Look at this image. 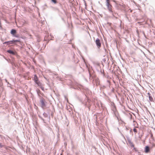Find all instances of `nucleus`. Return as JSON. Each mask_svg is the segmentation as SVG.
<instances>
[{"label": "nucleus", "instance_id": "1", "mask_svg": "<svg viewBox=\"0 0 155 155\" xmlns=\"http://www.w3.org/2000/svg\"><path fill=\"white\" fill-rule=\"evenodd\" d=\"M40 102L41 103L40 106L43 109H45L46 107V102L44 98H41L40 101Z\"/></svg>", "mask_w": 155, "mask_h": 155}, {"label": "nucleus", "instance_id": "2", "mask_svg": "<svg viewBox=\"0 0 155 155\" xmlns=\"http://www.w3.org/2000/svg\"><path fill=\"white\" fill-rule=\"evenodd\" d=\"M20 41L18 40H12L8 41H6L4 42V44H7L8 45L14 44L17 42H19Z\"/></svg>", "mask_w": 155, "mask_h": 155}, {"label": "nucleus", "instance_id": "3", "mask_svg": "<svg viewBox=\"0 0 155 155\" xmlns=\"http://www.w3.org/2000/svg\"><path fill=\"white\" fill-rule=\"evenodd\" d=\"M34 80L35 83L38 86L41 85V83L39 81L38 78L36 75H35L34 77Z\"/></svg>", "mask_w": 155, "mask_h": 155}, {"label": "nucleus", "instance_id": "4", "mask_svg": "<svg viewBox=\"0 0 155 155\" xmlns=\"http://www.w3.org/2000/svg\"><path fill=\"white\" fill-rule=\"evenodd\" d=\"M106 5L109 12H111L113 13V11L112 10V5L110 4H107Z\"/></svg>", "mask_w": 155, "mask_h": 155}, {"label": "nucleus", "instance_id": "5", "mask_svg": "<svg viewBox=\"0 0 155 155\" xmlns=\"http://www.w3.org/2000/svg\"><path fill=\"white\" fill-rule=\"evenodd\" d=\"M96 44L98 48H100L101 46V44L100 40L97 38L95 41Z\"/></svg>", "mask_w": 155, "mask_h": 155}, {"label": "nucleus", "instance_id": "6", "mask_svg": "<svg viewBox=\"0 0 155 155\" xmlns=\"http://www.w3.org/2000/svg\"><path fill=\"white\" fill-rule=\"evenodd\" d=\"M16 31L14 29H12L11 31V34L14 37H18V35H16Z\"/></svg>", "mask_w": 155, "mask_h": 155}, {"label": "nucleus", "instance_id": "7", "mask_svg": "<svg viewBox=\"0 0 155 155\" xmlns=\"http://www.w3.org/2000/svg\"><path fill=\"white\" fill-rule=\"evenodd\" d=\"M150 149L149 147L148 146H146L145 148V152L146 153H148L150 152Z\"/></svg>", "mask_w": 155, "mask_h": 155}, {"label": "nucleus", "instance_id": "8", "mask_svg": "<svg viewBox=\"0 0 155 155\" xmlns=\"http://www.w3.org/2000/svg\"><path fill=\"white\" fill-rule=\"evenodd\" d=\"M147 95L149 96V100L151 101H153V99L152 97L150 94V93H147Z\"/></svg>", "mask_w": 155, "mask_h": 155}, {"label": "nucleus", "instance_id": "9", "mask_svg": "<svg viewBox=\"0 0 155 155\" xmlns=\"http://www.w3.org/2000/svg\"><path fill=\"white\" fill-rule=\"evenodd\" d=\"M7 51L10 54H15V52L9 50H8Z\"/></svg>", "mask_w": 155, "mask_h": 155}, {"label": "nucleus", "instance_id": "10", "mask_svg": "<svg viewBox=\"0 0 155 155\" xmlns=\"http://www.w3.org/2000/svg\"><path fill=\"white\" fill-rule=\"evenodd\" d=\"M110 3V1L109 0H106V5L109 4Z\"/></svg>", "mask_w": 155, "mask_h": 155}, {"label": "nucleus", "instance_id": "11", "mask_svg": "<svg viewBox=\"0 0 155 155\" xmlns=\"http://www.w3.org/2000/svg\"><path fill=\"white\" fill-rule=\"evenodd\" d=\"M51 1L54 2V3L56 4L57 3L56 0H51Z\"/></svg>", "mask_w": 155, "mask_h": 155}, {"label": "nucleus", "instance_id": "12", "mask_svg": "<svg viewBox=\"0 0 155 155\" xmlns=\"http://www.w3.org/2000/svg\"><path fill=\"white\" fill-rule=\"evenodd\" d=\"M133 131L134 132H135L136 133H137V130L135 128H134L133 129Z\"/></svg>", "mask_w": 155, "mask_h": 155}, {"label": "nucleus", "instance_id": "13", "mask_svg": "<svg viewBox=\"0 0 155 155\" xmlns=\"http://www.w3.org/2000/svg\"><path fill=\"white\" fill-rule=\"evenodd\" d=\"M3 145L1 144L0 143V148L3 147Z\"/></svg>", "mask_w": 155, "mask_h": 155}, {"label": "nucleus", "instance_id": "14", "mask_svg": "<svg viewBox=\"0 0 155 155\" xmlns=\"http://www.w3.org/2000/svg\"><path fill=\"white\" fill-rule=\"evenodd\" d=\"M134 150L135 151H137V149H136L135 147H134Z\"/></svg>", "mask_w": 155, "mask_h": 155}, {"label": "nucleus", "instance_id": "15", "mask_svg": "<svg viewBox=\"0 0 155 155\" xmlns=\"http://www.w3.org/2000/svg\"><path fill=\"white\" fill-rule=\"evenodd\" d=\"M132 147H134V145H132Z\"/></svg>", "mask_w": 155, "mask_h": 155}]
</instances>
